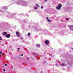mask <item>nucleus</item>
<instances>
[{
    "label": "nucleus",
    "mask_w": 73,
    "mask_h": 73,
    "mask_svg": "<svg viewBox=\"0 0 73 73\" xmlns=\"http://www.w3.org/2000/svg\"><path fill=\"white\" fill-rule=\"evenodd\" d=\"M1 57V55H0V57Z\"/></svg>",
    "instance_id": "b1692460"
},
{
    "label": "nucleus",
    "mask_w": 73,
    "mask_h": 73,
    "mask_svg": "<svg viewBox=\"0 0 73 73\" xmlns=\"http://www.w3.org/2000/svg\"><path fill=\"white\" fill-rule=\"evenodd\" d=\"M0 40H2V38H1L0 37Z\"/></svg>",
    "instance_id": "dca6fc26"
},
{
    "label": "nucleus",
    "mask_w": 73,
    "mask_h": 73,
    "mask_svg": "<svg viewBox=\"0 0 73 73\" xmlns=\"http://www.w3.org/2000/svg\"><path fill=\"white\" fill-rule=\"evenodd\" d=\"M44 42L45 44H46V45H48V44H49V42L47 40H46Z\"/></svg>",
    "instance_id": "7ed1b4c3"
},
{
    "label": "nucleus",
    "mask_w": 73,
    "mask_h": 73,
    "mask_svg": "<svg viewBox=\"0 0 73 73\" xmlns=\"http://www.w3.org/2000/svg\"><path fill=\"white\" fill-rule=\"evenodd\" d=\"M11 73H13V72H12Z\"/></svg>",
    "instance_id": "bb28decb"
},
{
    "label": "nucleus",
    "mask_w": 73,
    "mask_h": 73,
    "mask_svg": "<svg viewBox=\"0 0 73 73\" xmlns=\"http://www.w3.org/2000/svg\"><path fill=\"white\" fill-rule=\"evenodd\" d=\"M48 0H44L45 1H47Z\"/></svg>",
    "instance_id": "5701e85b"
},
{
    "label": "nucleus",
    "mask_w": 73,
    "mask_h": 73,
    "mask_svg": "<svg viewBox=\"0 0 73 73\" xmlns=\"http://www.w3.org/2000/svg\"><path fill=\"white\" fill-rule=\"evenodd\" d=\"M0 53L1 54V53H2V52L1 51L0 52Z\"/></svg>",
    "instance_id": "412c9836"
},
{
    "label": "nucleus",
    "mask_w": 73,
    "mask_h": 73,
    "mask_svg": "<svg viewBox=\"0 0 73 73\" xmlns=\"http://www.w3.org/2000/svg\"><path fill=\"white\" fill-rule=\"evenodd\" d=\"M41 9H42V8H43V6H41Z\"/></svg>",
    "instance_id": "2eb2a0df"
},
{
    "label": "nucleus",
    "mask_w": 73,
    "mask_h": 73,
    "mask_svg": "<svg viewBox=\"0 0 73 73\" xmlns=\"http://www.w3.org/2000/svg\"><path fill=\"white\" fill-rule=\"evenodd\" d=\"M61 7H62V5H61V4H59L58 6V7H56V9H57L59 10L61 8Z\"/></svg>",
    "instance_id": "f257e3e1"
},
{
    "label": "nucleus",
    "mask_w": 73,
    "mask_h": 73,
    "mask_svg": "<svg viewBox=\"0 0 73 73\" xmlns=\"http://www.w3.org/2000/svg\"><path fill=\"white\" fill-rule=\"evenodd\" d=\"M20 34H18L17 35V37H20Z\"/></svg>",
    "instance_id": "9b49d317"
},
{
    "label": "nucleus",
    "mask_w": 73,
    "mask_h": 73,
    "mask_svg": "<svg viewBox=\"0 0 73 73\" xmlns=\"http://www.w3.org/2000/svg\"><path fill=\"white\" fill-rule=\"evenodd\" d=\"M7 32H4L3 33V35H7Z\"/></svg>",
    "instance_id": "39448f33"
},
{
    "label": "nucleus",
    "mask_w": 73,
    "mask_h": 73,
    "mask_svg": "<svg viewBox=\"0 0 73 73\" xmlns=\"http://www.w3.org/2000/svg\"><path fill=\"white\" fill-rule=\"evenodd\" d=\"M3 67H4V66H3Z\"/></svg>",
    "instance_id": "a878e982"
},
{
    "label": "nucleus",
    "mask_w": 73,
    "mask_h": 73,
    "mask_svg": "<svg viewBox=\"0 0 73 73\" xmlns=\"http://www.w3.org/2000/svg\"><path fill=\"white\" fill-rule=\"evenodd\" d=\"M61 65H62V66H66V64H61Z\"/></svg>",
    "instance_id": "0eeeda50"
},
{
    "label": "nucleus",
    "mask_w": 73,
    "mask_h": 73,
    "mask_svg": "<svg viewBox=\"0 0 73 73\" xmlns=\"http://www.w3.org/2000/svg\"><path fill=\"white\" fill-rule=\"evenodd\" d=\"M36 46H37V47H38V48H40V45L39 44H36Z\"/></svg>",
    "instance_id": "20e7f679"
},
{
    "label": "nucleus",
    "mask_w": 73,
    "mask_h": 73,
    "mask_svg": "<svg viewBox=\"0 0 73 73\" xmlns=\"http://www.w3.org/2000/svg\"><path fill=\"white\" fill-rule=\"evenodd\" d=\"M66 20H69V18H66Z\"/></svg>",
    "instance_id": "ddd939ff"
},
{
    "label": "nucleus",
    "mask_w": 73,
    "mask_h": 73,
    "mask_svg": "<svg viewBox=\"0 0 73 73\" xmlns=\"http://www.w3.org/2000/svg\"><path fill=\"white\" fill-rule=\"evenodd\" d=\"M2 54L3 55H4V53H2Z\"/></svg>",
    "instance_id": "aec40b11"
},
{
    "label": "nucleus",
    "mask_w": 73,
    "mask_h": 73,
    "mask_svg": "<svg viewBox=\"0 0 73 73\" xmlns=\"http://www.w3.org/2000/svg\"><path fill=\"white\" fill-rule=\"evenodd\" d=\"M5 65L6 66H7V64H5Z\"/></svg>",
    "instance_id": "4468645a"
},
{
    "label": "nucleus",
    "mask_w": 73,
    "mask_h": 73,
    "mask_svg": "<svg viewBox=\"0 0 73 73\" xmlns=\"http://www.w3.org/2000/svg\"><path fill=\"white\" fill-rule=\"evenodd\" d=\"M27 35H28V37H29V36H30V35H31V33H28L27 34Z\"/></svg>",
    "instance_id": "9d476101"
},
{
    "label": "nucleus",
    "mask_w": 73,
    "mask_h": 73,
    "mask_svg": "<svg viewBox=\"0 0 73 73\" xmlns=\"http://www.w3.org/2000/svg\"><path fill=\"white\" fill-rule=\"evenodd\" d=\"M26 58H27V60H29V59H28V58L26 57Z\"/></svg>",
    "instance_id": "f3484780"
},
{
    "label": "nucleus",
    "mask_w": 73,
    "mask_h": 73,
    "mask_svg": "<svg viewBox=\"0 0 73 73\" xmlns=\"http://www.w3.org/2000/svg\"><path fill=\"white\" fill-rule=\"evenodd\" d=\"M19 33H19V32L18 31H17L16 32V34L17 35H19Z\"/></svg>",
    "instance_id": "6e6552de"
},
{
    "label": "nucleus",
    "mask_w": 73,
    "mask_h": 73,
    "mask_svg": "<svg viewBox=\"0 0 73 73\" xmlns=\"http://www.w3.org/2000/svg\"><path fill=\"white\" fill-rule=\"evenodd\" d=\"M34 8L35 9H36L37 8L36 7H34Z\"/></svg>",
    "instance_id": "f8f14e48"
},
{
    "label": "nucleus",
    "mask_w": 73,
    "mask_h": 73,
    "mask_svg": "<svg viewBox=\"0 0 73 73\" xmlns=\"http://www.w3.org/2000/svg\"><path fill=\"white\" fill-rule=\"evenodd\" d=\"M3 71H4V72H5V69H3Z\"/></svg>",
    "instance_id": "a211bd4d"
},
{
    "label": "nucleus",
    "mask_w": 73,
    "mask_h": 73,
    "mask_svg": "<svg viewBox=\"0 0 73 73\" xmlns=\"http://www.w3.org/2000/svg\"><path fill=\"white\" fill-rule=\"evenodd\" d=\"M36 7H40V6H39V5L37 4H36Z\"/></svg>",
    "instance_id": "1a4fd4ad"
},
{
    "label": "nucleus",
    "mask_w": 73,
    "mask_h": 73,
    "mask_svg": "<svg viewBox=\"0 0 73 73\" xmlns=\"http://www.w3.org/2000/svg\"><path fill=\"white\" fill-rule=\"evenodd\" d=\"M21 56H23V54H21Z\"/></svg>",
    "instance_id": "4be33fe9"
},
{
    "label": "nucleus",
    "mask_w": 73,
    "mask_h": 73,
    "mask_svg": "<svg viewBox=\"0 0 73 73\" xmlns=\"http://www.w3.org/2000/svg\"><path fill=\"white\" fill-rule=\"evenodd\" d=\"M17 49H18V50H19V49H20V48H17Z\"/></svg>",
    "instance_id": "6ab92c4d"
},
{
    "label": "nucleus",
    "mask_w": 73,
    "mask_h": 73,
    "mask_svg": "<svg viewBox=\"0 0 73 73\" xmlns=\"http://www.w3.org/2000/svg\"><path fill=\"white\" fill-rule=\"evenodd\" d=\"M46 19L49 22H51L50 20H49V19H48V17H47Z\"/></svg>",
    "instance_id": "423d86ee"
},
{
    "label": "nucleus",
    "mask_w": 73,
    "mask_h": 73,
    "mask_svg": "<svg viewBox=\"0 0 73 73\" xmlns=\"http://www.w3.org/2000/svg\"><path fill=\"white\" fill-rule=\"evenodd\" d=\"M10 47H11V48H12V46H10Z\"/></svg>",
    "instance_id": "393cba45"
},
{
    "label": "nucleus",
    "mask_w": 73,
    "mask_h": 73,
    "mask_svg": "<svg viewBox=\"0 0 73 73\" xmlns=\"http://www.w3.org/2000/svg\"><path fill=\"white\" fill-rule=\"evenodd\" d=\"M7 38H9L11 37V35L9 34H8L6 35L5 36Z\"/></svg>",
    "instance_id": "f03ea898"
}]
</instances>
